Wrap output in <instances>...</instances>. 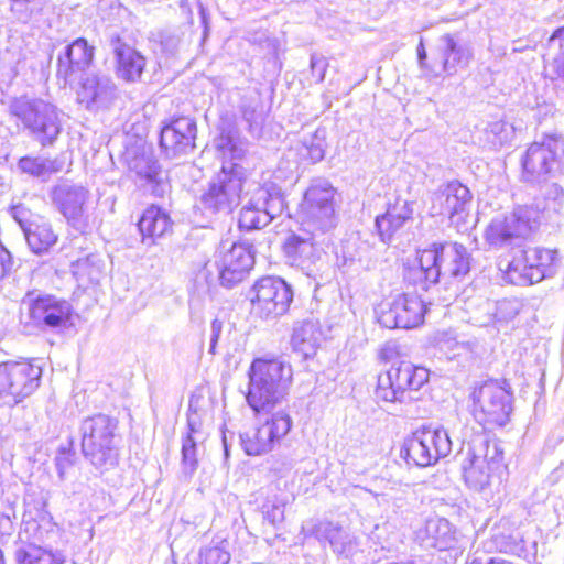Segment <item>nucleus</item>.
Masks as SVG:
<instances>
[{"label": "nucleus", "instance_id": "nucleus-1", "mask_svg": "<svg viewBox=\"0 0 564 564\" xmlns=\"http://www.w3.org/2000/svg\"><path fill=\"white\" fill-rule=\"evenodd\" d=\"M215 147L223 155V165L197 200V207L209 217L231 214L240 203L246 181L245 169L237 161L246 156L248 142L234 130H223Z\"/></svg>", "mask_w": 564, "mask_h": 564}, {"label": "nucleus", "instance_id": "nucleus-2", "mask_svg": "<svg viewBox=\"0 0 564 564\" xmlns=\"http://www.w3.org/2000/svg\"><path fill=\"white\" fill-rule=\"evenodd\" d=\"M470 253L458 242H433L417 250L412 265L404 269V280L422 290L440 282L441 278H463L470 271Z\"/></svg>", "mask_w": 564, "mask_h": 564}, {"label": "nucleus", "instance_id": "nucleus-3", "mask_svg": "<svg viewBox=\"0 0 564 564\" xmlns=\"http://www.w3.org/2000/svg\"><path fill=\"white\" fill-rule=\"evenodd\" d=\"M292 367L279 358H257L248 371L249 384L246 400L256 413H270L289 394Z\"/></svg>", "mask_w": 564, "mask_h": 564}, {"label": "nucleus", "instance_id": "nucleus-4", "mask_svg": "<svg viewBox=\"0 0 564 564\" xmlns=\"http://www.w3.org/2000/svg\"><path fill=\"white\" fill-rule=\"evenodd\" d=\"M117 430L118 421L106 414L88 416L80 424L84 457L101 473L118 464Z\"/></svg>", "mask_w": 564, "mask_h": 564}, {"label": "nucleus", "instance_id": "nucleus-5", "mask_svg": "<svg viewBox=\"0 0 564 564\" xmlns=\"http://www.w3.org/2000/svg\"><path fill=\"white\" fill-rule=\"evenodd\" d=\"M8 111L42 147H51L62 132L56 106L41 98L20 96L10 99Z\"/></svg>", "mask_w": 564, "mask_h": 564}, {"label": "nucleus", "instance_id": "nucleus-6", "mask_svg": "<svg viewBox=\"0 0 564 564\" xmlns=\"http://www.w3.org/2000/svg\"><path fill=\"white\" fill-rule=\"evenodd\" d=\"M536 209L517 206L510 214L494 218L485 230V240L491 249L514 251L539 230Z\"/></svg>", "mask_w": 564, "mask_h": 564}, {"label": "nucleus", "instance_id": "nucleus-7", "mask_svg": "<svg viewBox=\"0 0 564 564\" xmlns=\"http://www.w3.org/2000/svg\"><path fill=\"white\" fill-rule=\"evenodd\" d=\"M557 251L542 247H525L514 251L505 270L506 279L525 286L553 278L557 272Z\"/></svg>", "mask_w": 564, "mask_h": 564}, {"label": "nucleus", "instance_id": "nucleus-8", "mask_svg": "<svg viewBox=\"0 0 564 564\" xmlns=\"http://www.w3.org/2000/svg\"><path fill=\"white\" fill-rule=\"evenodd\" d=\"M467 455L462 466L465 482L469 488L481 491L502 470L503 451L498 442L481 435L468 444Z\"/></svg>", "mask_w": 564, "mask_h": 564}, {"label": "nucleus", "instance_id": "nucleus-9", "mask_svg": "<svg viewBox=\"0 0 564 564\" xmlns=\"http://www.w3.org/2000/svg\"><path fill=\"white\" fill-rule=\"evenodd\" d=\"M564 158V138L545 135L532 142L521 156V182L541 186L553 177Z\"/></svg>", "mask_w": 564, "mask_h": 564}, {"label": "nucleus", "instance_id": "nucleus-10", "mask_svg": "<svg viewBox=\"0 0 564 564\" xmlns=\"http://www.w3.org/2000/svg\"><path fill=\"white\" fill-rule=\"evenodd\" d=\"M430 371L410 361L392 365L378 376L376 397L386 402H410L415 400L413 393L427 383Z\"/></svg>", "mask_w": 564, "mask_h": 564}, {"label": "nucleus", "instance_id": "nucleus-11", "mask_svg": "<svg viewBox=\"0 0 564 564\" xmlns=\"http://www.w3.org/2000/svg\"><path fill=\"white\" fill-rule=\"evenodd\" d=\"M452 445L445 429L424 426L404 440L400 456L409 466L429 467L448 456Z\"/></svg>", "mask_w": 564, "mask_h": 564}, {"label": "nucleus", "instance_id": "nucleus-12", "mask_svg": "<svg viewBox=\"0 0 564 564\" xmlns=\"http://www.w3.org/2000/svg\"><path fill=\"white\" fill-rule=\"evenodd\" d=\"M42 367L33 361L0 364V406L13 408L40 387Z\"/></svg>", "mask_w": 564, "mask_h": 564}, {"label": "nucleus", "instance_id": "nucleus-13", "mask_svg": "<svg viewBox=\"0 0 564 564\" xmlns=\"http://www.w3.org/2000/svg\"><path fill=\"white\" fill-rule=\"evenodd\" d=\"M285 209L282 189L274 183L257 185L242 206L238 225L240 229L254 230L268 226Z\"/></svg>", "mask_w": 564, "mask_h": 564}, {"label": "nucleus", "instance_id": "nucleus-14", "mask_svg": "<svg viewBox=\"0 0 564 564\" xmlns=\"http://www.w3.org/2000/svg\"><path fill=\"white\" fill-rule=\"evenodd\" d=\"M476 417L487 424L505 426L512 408V393L503 384L495 380L484 382L471 394Z\"/></svg>", "mask_w": 564, "mask_h": 564}, {"label": "nucleus", "instance_id": "nucleus-15", "mask_svg": "<svg viewBox=\"0 0 564 564\" xmlns=\"http://www.w3.org/2000/svg\"><path fill=\"white\" fill-rule=\"evenodd\" d=\"M335 193L329 181L312 180L302 203L303 221L312 230L324 232L335 226Z\"/></svg>", "mask_w": 564, "mask_h": 564}, {"label": "nucleus", "instance_id": "nucleus-16", "mask_svg": "<svg viewBox=\"0 0 564 564\" xmlns=\"http://www.w3.org/2000/svg\"><path fill=\"white\" fill-rule=\"evenodd\" d=\"M22 303L26 306L30 323L42 330L66 328L72 324L73 307L66 300L28 292Z\"/></svg>", "mask_w": 564, "mask_h": 564}, {"label": "nucleus", "instance_id": "nucleus-17", "mask_svg": "<svg viewBox=\"0 0 564 564\" xmlns=\"http://www.w3.org/2000/svg\"><path fill=\"white\" fill-rule=\"evenodd\" d=\"M292 425L290 413L285 410L278 411L260 426L240 433L241 446L247 455H264L289 434Z\"/></svg>", "mask_w": 564, "mask_h": 564}, {"label": "nucleus", "instance_id": "nucleus-18", "mask_svg": "<svg viewBox=\"0 0 564 564\" xmlns=\"http://www.w3.org/2000/svg\"><path fill=\"white\" fill-rule=\"evenodd\" d=\"M253 311L261 318H276L284 315L293 301V290L281 278L264 276L252 288Z\"/></svg>", "mask_w": 564, "mask_h": 564}, {"label": "nucleus", "instance_id": "nucleus-19", "mask_svg": "<svg viewBox=\"0 0 564 564\" xmlns=\"http://www.w3.org/2000/svg\"><path fill=\"white\" fill-rule=\"evenodd\" d=\"M426 307L414 293H402L391 301L382 302L378 310V322L386 328H414L423 323Z\"/></svg>", "mask_w": 564, "mask_h": 564}, {"label": "nucleus", "instance_id": "nucleus-20", "mask_svg": "<svg viewBox=\"0 0 564 564\" xmlns=\"http://www.w3.org/2000/svg\"><path fill=\"white\" fill-rule=\"evenodd\" d=\"M254 248L249 242L223 243L216 253L215 267L221 286L232 289L242 282L254 264Z\"/></svg>", "mask_w": 564, "mask_h": 564}, {"label": "nucleus", "instance_id": "nucleus-21", "mask_svg": "<svg viewBox=\"0 0 564 564\" xmlns=\"http://www.w3.org/2000/svg\"><path fill=\"white\" fill-rule=\"evenodd\" d=\"M282 248L290 265L299 268L308 278L322 279V272L327 264L323 261L325 253L314 242L313 232L305 235L292 232L285 238Z\"/></svg>", "mask_w": 564, "mask_h": 564}, {"label": "nucleus", "instance_id": "nucleus-22", "mask_svg": "<svg viewBox=\"0 0 564 564\" xmlns=\"http://www.w3.org/2000/svg\"><path fill=\"white\" fill-rule=\"evenodd\" d=\"M471 194L467 186L457 181L447 183L434 194L432 209L435 214L447 215L457 231L467 230V218Z\"/></svg>", "mask_w": 564, "mask_h": 564}, {"label": "nucleus", "instance_id": "nucleus-23", "mask_svg": "<svg viewBox=\"0 0 564 564\" xmlns=\"http://www.w3.org/2000/svg\"><path fill=\"white\" fill-rule=\"evenodd\" d=\"M197 127L194 119L178 117L165 124L160 134V147L166 158L176 159L189 154L195 148Z\"/></svg>", "mask_w": 564, "mask_h": 564}, {"label": "nucleus", "instance_id": "nucleus-24", "mask_svg": "<svg viewBox=\"0 0 564 564\" xmlns=\"http://www.w3.org/2000/svg\"><path fill=\"white\" fill-rule=\"evenodd\" d=\"M88 196L89 193L86 188L68 183L54 186L51 193L54 205L66 218L67 223L82 232L87 227L85 204Z\"/></svg>", "mask_w": 564, "mask_h": 564}, {"label": "nucleus", "instance_id": "nucleus-25", "mask_svg": "<svg viewBox=\"0 0 564 564\" xmlns=\"http://www.w3.org/2000/svg\"><path fill=\"white\" fill-rule=\"evenodd\" d=\"M95 47L83 39H76L65 48L64 56L58 57L57 77L64 79V84L72 85L79 78L93 63Z\"/></svg>", "mask_w": 564, "mask_h": 564}, {"label": "nucleus", "instance_id": "nucleus-26", "mask_svg": "<svg viewBox=\"0 0 564 564\" xmlns=\"http://www.w3.org/2000/svg\"><path fill=\"white\" fill-rule=\"evenodd\" d=\"M109 41L115 54L117 76L127 83L141 80L147 65L145 57L124 43L118 34H112Z\"/></svg>", "mask_w": 564, "mask_h": 564}, {"label": "nucleus", "instance_id": "nucleus-27", "mask_svg": "<svg viewBox=\"0 0 564 564\" xmlns=\"http://www.w3.org/2000/svg\"><path fill=\"white\" fill-rule=\"evenodd\" d=\"M77 95L88 110L106 108L116 98L117 86L108 75L91 74L83 79Z\"/></svg>", "mask_w": 564, "mask_h": 564}, {"label": "nucleus", "instance_id": "nucleus-28", "mask_svg": "<svg viewBox=\"0 0 564 564\" xmlns=\"http://www.w3.org/2000/svg\"><path fill=\"white\" fill-rule=\"evenodd\" d=\"M436 50L447 75H454L459 68L466 67L473 56L470 47L462 43L457 34L445 33L440 36Z\"/></svg>", "mask_w": 564, "mask_h": 564}, {"label": "nucleus", "instance_id": "nucleus-29", "mask_svg": "<svg viewBox=\"0 0 564 564\" xmlns=\"http://www.w3.org/2000/svg\"><path fill=\"white\" fill-rule=\"evenodd\" d=\"M138 230L143 245L151 247L172 229L169 214L158 206L147 208L138 220Z\"/></svg>", "mask_w": 564, "mask_h": 564}, {"label": "nucleus", "instance_id": "nucleus-30", "mask_svg": "<svg viewBox=\"0 0 564 564\" xmlns=\"http://www.w3.org/2000/svg\"><path fill=\"white\" fill-rule=\"evenodd\" d=\"M323 332L318 321L304 319L296 322L291 336V346L294 351L304 358L315 355L322 343Z\"/></svg>", "mask_w": 564, "mask_h": 564}, {"label": "nucleus", "instance_id": "nucleus-31", "mask_svg": "<svg viewBox=\"0 0 564 564\" xmlns=\"http://www.w3.org/2000/svg\"><path fill=\"white\" fill-rule=\"evenodd\" d=\"M413 214L412 204L408 200H397L389 206L387 212L376 217V228L383 242L391 240L393 235L411 219Z\"/></svg>", "mask_w": 564, "mask_h": 564}, {"label": "nucleus", "instance_id": "nucleus-32", "mask_svg": "<svg viewBox=\"0 0 564 564\" xmlns=\"http://www.w3.org/2000/svg\"><path fill=\"white\" fill-rule=\"evenodd\" d=\"M419 539L425 547L448 550L454 546L456 536L449 521L445 518H430L424 529L419 532Z\"/></svg>", "mask_w": 564, "mask_h": 564}, {"label": "nucleus", "instance_id": "nucleus-33", "mask_svg": "<svg viewBox=\"0 0 564 564\" xmlns=\"http://www.w3.org/2000/svg\"><path fill=\"white\" fill-rule=\"evenodd\" d=\"M541 187L540 195L535 196L531 205H523L531 207L539 213V226L542 219L552 218L553 215H558L564 207V189L557 183L546 184Z\"/></svg>", "mask_w": 564, "mask_h": 564}, {"label": "nucleus", "instance_id": "nucleus-34", "mask_svg": "<svg viewBox=\"0 0 564 564\" xmlns=\"http://www.w3.org/2000/svg\"><path fill=\"white\" fill-rule=\"evenodd\" d=\"M124 160L130 172L149 183L156 182L159 165L153 154L144 147H133L126 151Z\"/></svg>", "mask_w": 564, "mask_h": 564}, {"label": "nucleus", "instance_id": "nucleus-35", "mask_svg": "<svg viewBox=\"0 0 564 564\" xmlns=\"http://www.w3.org/2000/svg\"><path fill=\"white\" fill-rule=\"evenodd\" d=\"M25 525V530L33 533L34 541L32 543H36V546L62 550L61 545L63 541L61 529L53 523L51 519L42 517L40 521H28Z\"/></svg>", "mask_w": 564, "mask_h": 564}, {"label": "nucleus", "instance_id": "nucleus-36", "mask_svg": "<svg viewBox=\"0 0 564 564\" xmlns=\"http://www.w3.org/2000/svg\"><path fill=\"white\" fill-rule=\"evenodd\" d=\"M66 555L63 550H51L29 543L15 551L18 564H64Z\"/></svg>", "mask_w": 564, "mask_h": 564}, {"label": "nucleus", "instance_id": "nucleus-37", "mask_svg": "<svg viewBox=\"0 0 564 564\" xmlns=\"http://www.w3.org/2000/svg\"><path fill=\"white\" fill-rule=\"evenodd\" d=\"M70 269L79 283H97L102 275L104 262L98 254L87 252L72 260Z\"/></svg>", "mask_w": 564, "mask_h": 564}, {"label": "nucleus", "instance_id": "nucleus-38", "mask_svg": "<svg viewBox=\"0 0 564 564\" xmlns=\"http://www.w3.org/2000/svg\"><path fill=\"white\" fill-rule=\"evenodd\" d=\"M24 237L30 249L36 254H43L57 242V235L47 223H36L33 227H28Z\"/></svg>", "mask_w": 564, "mask_h": 564}, {"label": "nucleus", "instance_id": "nucleus-39", "mask_svg": "<svg viewBox=\"0 0 564 564\" xmlns=\"http://www.w3.org/2000/svg\"><path fill=\"white\" fill-rule=\"evenodd\" d=\"M9 12L12 20L21 24L37 21L48 4V0H9Z\"/></svg>", "mask_w": 564, "mask_h": 564}, {"label": "nucleus", "instance_id": "nucleus-40", "mask_svg": "<svg viewBox=\"0 0 564 564\" xmlns=\"http://www.w3.org/2000/svg\"><path fill=\"white\" fill-rule=\"evenodd\" d=\"M18 167L34 177H46L63 169V162L58 159H44L40 156H23L18 162Z\"/></svg>", "mask_w": 564, "mask_h": 564}, {"label": "nucleus", "instance_id": "nucleus-41", "mask_svg": "<svg viewBox=\"0 0 564 564\" xmlns=\"http://www.w3.org/2000/svg\"><path fill=\"white\" fill-rule=\"evenodd\" d=\"M318 532L322 538L329 542L334 552L348 554L351 551L352 539L341 527L328 522L322 524Z\"/></svg>", "mask_w": 564, "mask_h": 564}, {"label": "nucleus", "instance_id": "nucleus-42", "mask_svg": "<svg viewBox=\"0 0 564 564\" xmlns=\"http://www.w3.org/2000/svg\"><path fill=\"white\" fill-rule=\"evenodd\" d=\"M299 153L304 160H307L311 163L322 161L325 155L324 138L319 137L318 132L308 138H305L301 143Z\"/></svg>", "mask_w": 564, "mask_h": 564}, {"label": "nucleus", "instance_id": "nucleus-43", "mask_svg": "<svg viewBox=\"0 0 564 564\" xmlns=\"http://www.w3.org/2000/svg\"><path fill=\"white\" fill-rule=\"evenodd\" d=\"M229 561L230 554L218 546L200 549L196 555L187 557V564H228Z\"/></svg>", "mask_w": 564, "mask_h": 564}, {"label": "nucleus", "instance_id": "nucleus-44", "mask_svg": "<svg viewBox=\"0 0 564 564\" xmlns=\"http://www.w3.org/2000/svg\"><path fill=\"white\" fill-rule=\"evenodd\" d=\"M242 119L248 126V131L253 137H259L264 123V115L261 108L252 105H243Z\"/></svg>", "mask_w": 564, "mask_h": 564}, {"label": "nucleus", "instance_id": "nucleus-45", "mask_svg": "<svg viewBox=\"0 0 564 564\" xmlns=\"http://www.w3.org/2000/svg\"><path fill=\"white\" fill-rule=\"evenodd\" d=\"M196 453V442L191 434H187L182 444V460L184 468L191 474L194 473L197 467L198 462Z\"/></svg>", "mask_w": 564, "mask_h": 564}, {"label": "nucleus", "instance_id": "nucleus-46", "mask_svg": "<svg viewBox=\"0 0 564 564\" xmlns=\"http://www.w3.org/2000/svg\"><path fill=\"white\" fill-rule=\"evenodd\" d=\"M11 215L13 219L19 224L23 234L28 227H33L36 221V215H34L28 207L23 204H17L11 207Z\"/></svg>", "mask_w": 564, "mask_h": 564}, {"label": "nucleus", "instance_id": "nucleus-47", "mask_svg": "<svg viewBox=\"0 0 564 564\" xmlns=\"http://www.w3.org/2000/svg\"><path fill=\"white\" fill-rule=\"evenodd\" d=\"M76 454L70 448H59L55 457L58 477L63 480L65 474L75 463Z\"/></svg>", "mask_w": 564, "mask_h": 564}, {"label": "nucleus", "instance_id": "nucleus-48", "mask_svg": "<svg viewBox=\"0 0 564 564\" xmlns=\"http://www.w3.org/2000/svg\"><path fill=\"white\" fill-rule=\"evenodd\" d=\"M560 39L563 40L560 44V53L556 55V57L553 59V63L551 65L552 69L554 70L557 78L564 79V26L558 28L555 30L550 37V42Z\"/></svg>", "mask_w": 564, "mask_h": 564}, {"label": "nucleus", "instance_id": "nucleus-49", "mask_svg": "<svg viewBox=\"0 0 564 564\" xmlns=\"http://www.w3.org/2000/svg\"><path fill=\"white\" fill-rule=\"evenodd\" d=\"M311 72L316 83H322L325 78L326 69H327V61L321 54H312L311 55Z\"/></svg>", "mask_w": 564, "mask_h": 564}, {"label": "nucleus", "instance_id": "nucleus-50", "mask_svg": "<svg viewBox=\"0 0 564 564\" xmlns=\"http://www.w3.org/2000/svg\"><path fill=\"white\" fill-rule=\"evenodd\" d=\"M13 268V260L8 249L0 242V280L7 276Z\"/></svg>", "mask_w": 564, "mask_h": 564}, {"label": "nucleus", "instance_id": "nucleus-51", "mask_svg": "<svg viewBox=\"0 0 564 564\" xmlns=\"http://www.w3.org/2000/svg\"><path fill=\"white\" fill-rule=\"evenodd\" d=\"M210 328H212L210 329L212 333H210L209 352L214 355V354H216V346H217L218 339L221 334L223 323L219 319H214L212 322Z\"/></svg>", "mask_w": 564, "mask_h": 564}, {"label": "nucleus", "instance_id": "nucleus-52", "mask_svg": "<svg viewBox=\"0 0 564 564\" xmlns=\"http://www.w3.org/2000/svg\"><path fill=\"white\" fill-rule=\"evenodd\" d=\"M469 564H511V562L503 558H494V557H475Z\"/></svg>", "mask_w": 564, "mask_h": 564}, {"label": "nucleus", "instance_id": "nucleus-53", "mask_svg": "<svg viewBox=\"0 0 564 564\" xmlns=\"http://www.w3.org/2000/svg\"><path fill=\"white\" fill-rule=\"evenodd\" d=\"M268 518L272 519V522L275 520L282 519L283 512L280 507L273 506L271 511H268Z\"/></svg>", "mask_w": 564, "mask_h": 564}, {"label": "nucleus", "instance_id": "nucleus-54", "mask_svg": "<svg viewBox=\"0 0 564 564\" xmlns=\"http://www.w3.org/2000/svg\"><path fill=\"white\" fill-rule=\"evenodd\" d=\"M416 51H417L419 62L421 65H423L424 61L426 59V52H425V47H424L422 40L420 41V44L417 45Z\"/></svg>", "mask_w": 564, "mask_h": 564}, {"label": "nucleus", "instance_id": "nucleus-55", "mask_svg": "<svg viewBox=\"0 0 564 564\" xmlns=\"http://www.w3.org/2000/svg\"><path fill=\"white\" fill-rule=\"evenodd\" d=\"M199 14H200L202 23H203L205 32H206L208 29V19H207V12L203 6L199 7Z\"/></svg>", "mask_w": 564, "mask_h": 564}, {"label": "nucleus", "instance_id": "nucleus-56", "mask_svg": "<svg viewBox=\"0 0 564 564\" xmlns=\"http://www.w3.org/2000/svg\"><path fill=\"white\" fill-rule=\"evenodd\" d=\"M187 424H188V430H189L188 434H191L193 436V433L196 432V422L193 416H191V415L188 416Z\"/></svg>", "mask_w": 564, "mask_h": 564}, {"label": "nucleus", "instance_id": "nucleus-57", "mask_svg": "<svg viewBox=\"0 0 564 564\" xmlns=\"http://www.w3.org/2000/svg\"><path fill=\"white\" fill-rule=\"evenodd\" d=\"M503 126H505V123L497 122V123H495V124L492 126V129H491V130H492V132H498V131L502 130Z\"/></svg>", "mask_w": 564, "mask_h": 564}, {"label": "nucleus", "instance_id": "nucleus-58", "mask_svg": "<svg viewBox=\"0 0 564 564\" xmlns=\"http://www.w3.org/2000/svg\"><path fill=\"white\" fill-rule=\"evenodd\" d=\"M223 444H224L225 456L227 457L228 456V443H227L226 434L223 435Z\"/></svg>", "mask_w": 564, "mask_h": 564}, {"label": "nucleus", "instance_id": "nucleus-59", "mask_svg": "<svg viewBox=\"0 0 564 564\" xmlns=\"http://www.w3.org/2000/svg\"><path fill=\"white\" fill-rule=\"evenodd\" d=\"M0 564H4L3 563V555H2V551L0 550Z\"/></svg>", "mask_w": 564, "mask_h": 564}, {"label": "nucleus", "instance_id": "nucleus-60", "mask_svg": "<svg viewBox=\"0 0 564 564\" xmlns=\"http://www.w3.org/2000/svg\"><path fill=\"white\" fill-rule=\"evenodd\" d=\"M511 564H513V563H511Z\"/></svg>", "mask_w": 564, "mask_h": 564}]
</instances>
